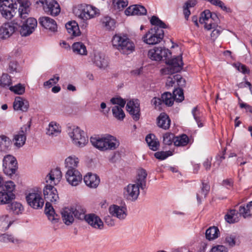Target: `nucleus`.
<instances>
[{"label": "nucleus", "mask_w": 252, "mask_h": 252, "mask_svg": "<svg viewBox=\"0 0 252 252\" xmlns=\"http://www.w3.org/2000/svg\"><path fill=\"white\" fill-rule=\"evenodd\" d=\"M19 3L18 8L19 25L17 30L20 29V33L22 36H27L31 34L37 26V21L34 18H28L30 11V2L28 0H18Z\"/></svg>", "instance_id": "f257e3e1"}, {"label": "nucleus", "mask_w": 252, "mask_h": 252, "mask_svg": "<svg viewBox=\"0 0 252 252\" xmlns=\"http://www.w3.org/2000/svg\"><path fill=\"white\" fill-rule=\"evenodd\" d=\"M150 23L155 27L151 28L143 36V40L149 45L158 44L164 37V33L163 29H166L168 26L156 16H153L151 17Z\"/></svg>", "instance_id": "f03ea898"}, {"label": "nucleus", "mask_w": 252, "mask_h": 252, "mask_svg": "<svg viewBox=\"0 0 252 252\" xmlns=\"http://www.w3.org/2000/svg\"><path fill=\"white\" fill-rule=\"evenodd\" d=\"M148 57L153 61H165V63H183L182 54L171 56L170 51L165 47H155L148 51Z\"/></svg>", "instance_id": "7ed1b4c3"}, {"label": "nucleus", "mask_w": 252, "mask_h": 252, "mask_svg": "<svg viewBox=\"0 0 252 252\" xmlns=\"http://www.w3.org/2000/svg\"><path fill=\"white\" fill-rule=\"evenodd\" d=\"M44 199L47 201L45 207V213L48 219L53 222L58 221V215L56 214L55 210L49 202H55L59 198L56 189L51 185H47L43 189Z\"/></svg>", "instance_id": "20e7f679"}, {"label": "nucleus", "mask_w": 252, "mask_h": 252, "mask_svg": "<svg viewBox=\"0 0 252 252\" xmlns=\"http://www.w3.org/2000/svg\"><path fill=\"white\" fill-rule=\"evenodd\" d=\"M90 141L94 147L101 151L115 150L120 145L116 137L109 134L102 137H91Z\"/></svg>", "instance_id": "39448f33"}, {"label": "nucleus", "mask_w": 252, "mask_h": 252, "mask_svg": "<svg viewBox=\"0 0 252 252\" xmlns=\"http://www.w3.org/2000/svg\"><path fill=\"white\" fill-rule=\"evenodd\" d=\"M111 41L113 46L124 54L128 55L134 50V43L126 35L115 34Z\"/></svg>", "instance_id": "423d86ee"}, {"label": "nucleus", "mask_w": 252, "mask_h": 252, "mask_svg": "<svg viewBox=\"0 0 252 252\" xmlns=\"http://www.w3.org/2000/svg\"><path fill=\"white\" fill-rule=\"evenodd\" d=\"M199 22L200 24H204V28L209 31L217 27L220 20L216 14L212 13L209 10H205L201 13Z\"/></svg>", "instance_id": "0eeeda50"}, {"label": "nucleus", "mask_w": 252, "mask_h": 252, "mask_svg": "<svg viewBox=\"0 0 252 252\" xmlns=\"http://www.w3.org/2000/svg\"><path fill=\"white\" fill-rule=\"evenodd\" d=\"M37 4H41L44 11L52 16L58 15L61 12V7L55 0H35Z\"/></svg>", "instance_id": "6e6552de"}, {"label": "nucleus", "mask_w": 252, "mask_h": 252, "mask_svg": "<svg viewBox=\"0 0 252 252\" xmlns=\"http://www.w3.org/2000/svg\"><path fill=\"white\" fill-rule=\"evenodd\" d=\"M78 18L83 21H87L100 14L99 10L91 5H81L77 13Z\"/></svg>", "instance_id": "1a4fd4ad"}, {"label": "nucleus", "mask_w": 252, "mask_h": 252, "mask_svg": "<svg viewBox=\"0 0 252 252\" xmlns=\"http://www.w3.org/2000/svg\"><path fill=\"white\" fill-rule=\"evenodd\" d=\"M68 134L73 144L77 147H83L88 143L85 133L78 127L73 128Z\"/></svg>", "instance_id": "9d476101"}, {"label": "nucleus", "mask_w": 252, "mask_h": 252, "mask_svg": "<svg viewBox=\"0 0 252 252\" xmlns=\"http://www.w3.org/2000/svg\"><path fill=\"white\" fill-rule=\"evenodd\" d=\"M1 3L0 5V12L3 17L6 19H11L13 16V13L15 9L17 8L19 3L18 0L15 2L13 0H0Z\"/></svg>", "instance_id": "9b49d317"}, {"label": "nucleus", "mask_w": 252, "mask_h": 252, "mask_svg": "<svg viewBox=\"0 0 252 252\" xmlns=\"http://www.w3.org/2000/svg\"><path fill=\"white\" fill-rule=\"evenodd\" d=\"M3 168L5 174L9 176L14 174L18 168L16 158L11 155L5 156L3 159Z\"/></svg>", "instance_id": "f8f14e48"}, {"label": "nucleus", "mask_w": 252, "mask_h": 252, "mask_svg": "<svg viewBox=\"0 0 252 252\" xmlns=\"http://www.w3.org/2000/svg\"><path fill=\"white\" fill-rule=\"evenodd\" d=\"M17 25H19L18 19L3 24L0 28V38L4 39L10 37L17 30Z\"/></svg>", "instance_id": "ddd939ff"}, {"label": "nucleus", "mask_w": 252, "mask_h": 252, "mask_svg": "<svg viewBox=\"0 0 252 252\" xmlns=\"http://www.w3.org/2000/svg\"><path fill=\"white\" fill-rule=\"evenodd\" d=\"M28 204L32 208L39 209L43 207L44 203L43 199L38 193H30L26 196Z\"/></svg>", "instance_id": "4468645a"}, {"label": "nucleus", "mask_w": 252, "mask_h": 252, "mask_svg": "<svg viewBox=\"0 0 252 252\" xmlns=\"http://www.w3.org/2000/svg\"><path fill=\"white\" fill-rule=\"evenodd\" d=\"M126 108L134 121H137L139 119L140 108V102L138 99H132L128 101L126 104Z\"/></svg>", "instance_id": "2eb2a0df"}, {"label": "nucleus", "mask_w": 252, "mask_h": 252, "mask_svg": "<svg viewBox=\"0 0 252 252\" xmlns=\"http://www.w3.org/2000/svg\"><path fill=\"white\" fill-rule=\"evenodd\" d=\"M140 187L137 184H129L124 189V195L128 200L135 201L140 193Z\"/></svg>", "instance_id": "dca6fc26"}, {"label": "nucleus", "mask_w": 252, "mask_h": 252, "mask_svg": "<svg viewBox=\"0 0 252 252\" xmlns=\"http://www.w3.org/2000/svg\"><path fill=\"white\" fill-rule=\"evenodd\" d=\"M31 127V122L29 124L23 126L21 128V130L17 134L14 136V140L15 145L18 147L23 146L26 140V133L30 130Z\"/></svg>", "instance_id": "f3484780"}, {"label": "nucleus", "mask_w": 252, "mask_h": 252, "mask_svg": "<svg viewBox=\"0 0 252 252\" xmlns=\"http://www.w3.org/2000/svg\"><path fill=\"white\" fill-rule=\"evenodd\" d=\"M65 178L68 183L72 186L78 185L82 180V176L78 170H67Z\"/></svg>", "instance_id": "a211bd4d"}, {"label": "nucleus", "mask_w": 252, "mask_h": 252, "mask_svg": "<svg viewBox=\"0 0 252 252\" xmlns=\"http://www.w3.org/2000/svg\"><path fill=\"white\" fill-rule=\"evenodd\" d=\"M39 25L44 29L51 32L57 31V25L56 22L53 19L47 17H41L38 19Z\"/></svg>", "instance_id": "6ab92c4d"}, {"label": "nucleus", "mask_w": 252, "mask_h": 252, "mask_svg": "<svg viewBox=\"0 0 252 252\" xmlns=\"http://www.w3.org/2000/svg\"><path fill=\"white\" fill-rule=\"evenodd\" d=\"M109 211L112 216L116 217L120 220L125 219L127 215L126 208L123 206L111 205L109 207Z\"/></svg>", "instance_id": "aec40b11"}, {"label": "nucleus", "mask_w": 252, "mask_h": 252, "mask_svg": "<svg viewBox=\"0 0 252 252\" xmlns=\"http://www.w3.org/2000/svg\"><path fill=\"white\" fill-rule=\"evenodd\" d=\"M84 220L94 228L101 229L103 228V223L102 221L94 214H88Z\"/></svg>", "instance_id": "412c9836"}, {"label": "nucleus", "mask_w": 252, "mask_h": 252, "mask_svg": "<svg viewBox=\"0 0 252 252\" xmlns=\"http://www.w3.org/2000/svg\"><path fill=\"white\" fill-rule=\"evenodd\" d=\"M125 13L126 15H144L147 13V10L143 6L136 4L130 6L126 8Z\"/></svg>", "instance_id": "4be33fe9"}, {"label": "nucleus", "mask_w": 252, "mask_h": 252, "mask_svg": "<svg viewBox=\"0 0 252 252\" xmlns=\"http://www.w3.org/2000/svg\"><path fill=\"white\" fill-rule=\"evenodd\" d=\"M85 184L90 188H96L100 183V179L98 176L91 173H88L84 177Z\"/></svg>", "instance_id": "5701e85b"}, {"label": "nucleus", "mask_w": 252, "mask_h": 252, "mask_svg": "<svg viewBox=\"0 0 252 252\" xmlns=\"http://www.w3.org/2000/svg\"><path fill=\"white\" fill-rule=\"evenodd\" d=\"M210 186L207 183L202 182L200 189L196 193V198L198 204H201L202 200L205 199L209 192Z\"/></svg>", "instance_id": "b1692460"}, {"label": "nucleus", "mask_w": 252, "mask_h": 252, "mask_svg": "<svg viewBox=\"0 0 252 252\" xmlns=\"http://www.w3.org/2000/svg\"><path fill=\"white\" fill-rule=\"evenodd\" d=\"M184 64H166V66L160 70L162 75H171L180 71Z\"/></svg>", "instance_id": "393cba45"}, {"label": "nucleus", "mask_w": 252, "mask_h": 252, "mask_svg": "<svg viewBox=\"0 0 252 252\" xmlns=\"http://www.w3.org/2000/svg\"><path fill=\"white\" fill-rule=\"evenodd\" d=\"M147 176V173L146 170L142 168L137 171L134 183L140 186L141 189H144L146 188Z\"/></svg>", "instance_id": "a878e982"}, {"label": "nucleus", "mask_w": 252, "mask_h": 252, "mask_svg": "<svg viewBox=\"0 0 252 252\" xmlns=\"http://www.w3.org/2000/svg\"><path fill=\"white\" fill-rule=\"evenodd\" d=\"M29 107V103L28 100L20 96L15 98L13 103V108L16 110H21L26 112Z\"/></svg>", "instance_id": "bb28decb"}, {"label": "nucleus", "mask_w": 252, "mask_h": 252, "mask_svg": "<svg viewBox=\"0 0 252 252\" xmlns=\"http://www.w3.org/2000/svg\"><path fill=\"white\" fill-rule=\"evenodd\" d=\"M64 222L66 225H70L74 221L73 208H64L61 212Z\"/></svg>", "instance_id": "cd10ccee"}, {"label": "nucleus", "mask_w": 252, "mask_h": 252, "mask_svg": "<svg viewBox=\"0 0 252 252\" xmlns=\"http://www.w3.org/2000/svg\"><path fill=\"white\" fill-rule=\"evenodd\" d=\"M65 28L72 38L78 36L80 34L81 32L78 24L74 21L67 22L65 24Z\"/></svg>", "instance_id": "c85d7f7f"}, {"label": "nucleus", "mask_w": 252, "mask_h": 252, "mask_svg": "<svg viewBox=\"0 0 252 252\" xmlns=\"http://www.w3.org/2000/svg\"><path fill=\"white\" fill-rule=\"evenodd\" d=\"M145 140L151 150L156 151L158 149L159 142L155 135L151 133L148 134L146 137Z\"/></svg>", "instance_id": "c756f323"}, {"label": "nucleus", "mask_w": 252, "mask_h": 252, "mask_svg": "<svg viewBox=\"0 0 252 252\" xmlns=\"http://www.w3.org/2000/svg\"><path fill=\"white\" fill-rule=\"evenodd\" d=\"M158 126L164 129H167L170 126V120L165 113H161L158 118Z\"/></svg>", "instance_id": "7c9ffc66"}, {"label": "nucleus", "mask_w": 252, "mask_h": 252, "mask_svg": "<svg viewBox=\"0 0 252 252\" xmlns=\"http://www.w3.org/2000/svg\"><path fill=\"white\" fill-rule=\"evenodd\" d=\"M101 23L102 26L106 30L113 31L116 27V22L114 19L109 16H105L101 18Z\"/></svg>", "instance_id": "2f4dec72"}, {"label": "nucleus", "mask_w": 252, "mask_h": 252, "mask_svg": "<svg viewBox=\"0 0 252 252\" xmlns=\"http://www.w3.org/2000/svg\"><path fill=\"white\" fill-rule=\"evenodd\" d=\"M79 159L75 156H71L65 160V166L67 170H77L76 168L79 164Z\"/></svg>", "instance_id": "473e14b6"}, {"label": "nucleus", "mask_w": 252, "mask_h": 252, "mask_svg": "<svg viewBox=\"0 0 252 252\" xmlns=\"http://www.w3.org/2000/svg\"><path fill=\"white\" fill-rule=\"evenodd\" d=\"M61 132V127L55 122L49 123L46 134L52 136H56Z\"/></svg>", "instance_id": "72a5a7b5"}, {"label": "nucleus", "mask_w": 252, "mask_h": 252, "mask_svg": "<svg viewBox=\"0 0 252 252\" xmlns=\"http://www.w3.org/2000/svg\"><path fill=\"white\" fill-rule=\"evenodd\" d=\"M7 210L16 215L21 214L24 210L22 205L18 202H13L7 206Z\"/></svg>", "instance_id": "f704fd0d"}, {"label": "nucleus", "mask_w": 252, "mask_h": 252, "mask_svg": "<svg viewBox=\"0 0 252 252\" xmlns=\"http://www.w3.org/2000/svg\"><path fill=\"white\" fill-rule=\"evenodd\" d=\"M189 139L188 136L183 134L178 136H175L174 145L177 147H184L188 145Z\"/></svg>", "instance_id": "c9c22d12"}, {"label": "nucleus", "mask_w": 252, "mask_h": 252, "mask_svg": "<svg viewBox=\"0 0 252 252\" xmlns=\"http://www.w3.org/2000/svg\"><path fill=\"white\" fill-rule=\"evenodd\" d=\"M14 194H10L5 191H0V204H8L12 200L15 199Z\"/></svg>", "instance_id": "e433bc0d"}, {"label": "nucleus", "mask_w": 252, "mask_h": 252, "mask_svg": "<svg viewBox=\"0 0 252 252\" xmlns=\"http://www.w3.org/2000/svg\"><path fill=\"white\" fill-rule=\"evenodd\" d=\"M73 51L78 54L86 55L87 54V50L86 46L82 42L74 43L72 46Z\"/></svg>", "instance_id": "4c0bfd02"}, {"label": "nucleus", "mask_w": 252, "mask_h": 252, "mask_svg": "<svg viewBox=\"0 0 252 252\" xmlns=\"http://www.w3.org/2000/svg\"><path fill=\"white\" fill-rule=\"evenodd\" d=\"M0 242L3 243L11 242L15 244H19L22 242V241L16 238H15L13 235L8 234H0Z\"/></svg>", "instance_id": "58836bf2"}, {"label": "nucleus", "mask_w": 252, "mask_h": 252, "mask_svg": "<svg viewBox=\"0 0 252 252\" xmlns=\"http://www.w3.org/2000/svg\"><path fill=\"white\" fill-rule=\"evenodd\" d=\"M219 233V230L217 227H210L206 231V238L209 240H214L218 237Z\"/></svg>", "instance_id": "ea45409f"}, {"label": "nucleus", "mask_w": 252, "mask_h": 252, "mask_svg": "<svg viewBox=\"0 0 252 252\" xmlns=\"http://www.w3.org/2000/svg\"><path fill=\"white\" fill-rule=\"evenodd\" d=\"M61 174V171L58 169L51 170L46 176V182H48L50 181V183H52L55 179L59 181L62 176Z\"/></svg>", "instance_id": "a19ab883"}, {"label": "nucleus", "mask_w": 252, "mask_h": 252, "mask_svg": "<svg viewBox=\"0 0 252 252\" xmlns=\"http://www.w3.org/2000/svg\"><path fill=\"white\" fill-rule=\"evenodd\" d=\"M194 119L195 120L198 127H201L203 126L202 121V114L198 110L197 107H194L191 111Z\"/></svg>", "instance_id": "79ce46f5"}, {"label": "nucleus", "mask_w": 252, "mask_h": 252, "mask_svg": "<svg viewBox=\"0 0 252 252\" xmlns=\"http://www.w3.org/2000/svg\"><path fill=\"white\" fill-rule=\"evenodd\" d=\"M162 102L165 105L171 106L173 104L174 98L172 94L169 92L164 93L161 96Z\"/></svg>", "instance_id": "37998d69"}, {"label": "nucleus", "mask_w": 252, "mask_h": 252, "mask_svg": "<svg viewBox=\"0 0 252 252\" xmlns=\"http://www.w3.org/2000/svg\"><path fill=\"white\" fill-rule=\"evenodd\" d=\"M122 108L118 106H115L112 109L113 116L119 120H123L125 117V114Z\"/></svg>", "instance_id": "c03bdc74"}, {"label": "nucleus", "mask_w": 252, "mask_h": 252, "mask_svg": "<svg viewBox=\"0 0 252 252\" xmlns=\"http://www.w3.org/2000/svg\"><path fill=\"white\" fill-rule=\"evenodd\" d=\"M86 211L80 206L75 208H73L74 216L76 219L80 220H84L87 215L85 214Z\"/></svg>", "instance_id": "a18cd8bd"}, {"label": "nucleus", "mask_w": 252, "mask_h": 252, "mask_svg": "<svg viewBox=\"0 0 252 252\" xmlns=\"http://www.w3.org/2000/svg\"><path fill=\"white\" fill-rule=\"evenodd\" d=\"M11 84L10 76L7 74H2L0 77V86L3 88H6L9 87Z\"/></svg>", "instance_id": "49530a36"}, {"label": "nucleus", "mask_w": 252, "mask_h": 252, "mask_svg": "<svg viewBox=\"0 0 252 252\" xmlns=\"http://www.w3.org/2000/svg\"><path fill=\"white\" fill-rule=\"evenodd\" d=\"M11 145V141L5 135L0 136V149L1 151L7 150Z\"/></svg>", "instance_id": "de8ad7c7"}, {"label": "nucleus", "mask_w": 252, "mask_h": 252, "mask_svg": "<svg viewBox=\"0 0 252 252\" xmlns=\"http://www.w3.org/2000/svg\"><path fill=\"white\" fill-rule=\"evenodd\" d=\"M174 100L177 102H182L184 99L183 90L181 88L175 89L173 92Z\"/></svg>", "instance_id": "09e8293b"}, {"label": "nucleus", "mask_w": 252, "mask_h": 252, "mask_svg": "<svg viewBox=\"0 0 252 252\" xmlns=\"http://www.w3.org/2000/svg\"><path fill=\"white\" fill-rule=\"evenodd\" d=\"M175 135L170 132H166L163 135V143L166 145H171L174 144Z\"/></svg>", "instance_id": "8fccbe9b"}, {"label": "nucleus", "mask_w": 252, "mask_h": 252, "mask_svg": "<svg viewBox=\"0 0 252 252\" xmlns=\"http://www.w3.org/2000/svg\"><path fill=\"white\" fill-rule=\"evenodd\" d=\"M212 4L218 6L222 10L226 12H231V10L230 8L227 7L224 3L220 0H209Z\"/></svg>", "instance_id": "3c124183"}, {"label": "nucleus", "mask_w": 252, "mask_h": 252, "mask_svg": "<svg viewBox=\"0 0 252 252\" xmlns=\"http://www.w3.org/2000/svg\"><path fill=\"white\" fill-rule=\"evenodd\" d=\"M113 4L115 8L119 10L123 9L127 6V0H113Z\"/></svg>", "instance_id": "603ef678"}, {"label": "nucleus", "mask_w": 252, "mask_h": 252, "mask_svg": "<svg viewBox=\"0 0 252 252\" xmlns=\"http://www.w3.org/2000/svg\"><path fill=\"white\" fill-rule=\"evenodd\" d=\"M9 90L15 94L20 95L23 94L25 92V87L21 84L10 87Z\"/></svg>", "instance_id": "864d4df0"}, {"label": "nucleus", "mask_w": 252, "mask_h": 252, "mask_svg": "<svg viewBox=\"0 0 252 252\" xmlns=\"http://www.w3.org/2000/svg\"><path fill=\"white\" fill-rule=\"evenodd\" d=\"M15 185L12 181L6 182L4 186L2 187V191L7 192L10 194H14L13 191L15 190Z\"/></svg>", "instance_id": "5fc2aeb1"}, {"label": "nucleus", "mask_w": 252, "mask_h": 252, "mask_svg": "<svg viewBox=\"0 0 252 252\" xmlns=\"http://www.w3.org/2000/svg\"><path fill=\"white\" fill-rule=\"evenodd\" d=\"M172 153L171 151H160L157 152L155 153V157L159 160H164L167 158L168 157L171 156Z\"/></svg>", "instance_id": "6e6d98bb"}, {"label": "nucleus", "mask_w": 252, "mask_h": 252, "mask_svg": "<svg viewBox=\"0 0 252 252\" xmlns=\"http://www.w3.org/2000/svg\"><path fill=\"white\" fill-rule=\"evenodd\" d=\"M252 209L250 207L241 206L239 209V213L240 215L242 216L244 218L250 217L251 216V211Z\"/></svg>", "instance_id": "4d7b16f0"}, {"label": "nucleus", "mask_w": 252, "mask_h": 252, "mask_svg": "<svg viewBox=\"0 0 252 252\" xmlns=\"http://www.w3.org/2000/svg\"><path fill=\"white\" fill-rule=\"evenodd\" d=\"M110 102L113 104H118V106L123 108L124 107L126 103V100L120 97H113L110 99Z\"/></svg>", "instance_id": "13d9d810"}, {"label": "nucleus", "mask_w": 252, "mask_h": 252, "mask_svg": "<svg viewBox=\"0 0 252 252\" xmlns=\"http://www.w3.org/2000/svg\"><path fill=\"white\" fill-rule=\"evenodd\" d=\"M212 30H213L211 34V36L213 40H215L222 32V29L220 26L218 25L217 27L214 28Z\"/></svg>", "instance_id": "bf43d9fd"}, {"label": "nucleus", "mask_w": 252, "mask_h": 252, "mask_svg": "<svg viewBox=\"0 0 252 252\" xmlns=\"http://www.w3.org/2000/svg\"><path fill=\"white\" fill-rule=\"evenodd\" d=\"M174 79L176 80L177 85L179 87H184L186 85V80L183 78L182 76L180 74H176L174 75Z\"/></svg>", "instance_id": "052dcab7"}, {"label": "nucleus", "mask_w": 252, "mask_h": 252, "mask_svg": "<svg viewBox=\"0 0 252 252\" xmlns=\"http://www.w3.org/2000/svg\"><path fill=\"white\" fill-rule=\"evenodd\" d=\"M237 69L243 74H249L250 71L244 64H233Z\"/></svg>", "instance_id": "680f3d73"}, {"label": "nucleus", "mask_w": 252, "mask_h": 252, "mask_svg": "<svg viewBox=\"0 0 252 252\" xmlns=\"http://www.w3.org/2000/svg\"><path fill=\"white\" fill-rule=\"evenodd\" d=\"M225 242L230 247H233L235 245V237L232 235H228L225 239Z\"/></svg>", "instance_id": "e2e57ef3"}, {"label": "nucleus", "mask_w": 252, "mask_h": 252, "mask_svg": "<svg viewBox=\"0 0 252 252\" xmlns=\"http://www.w3.org/2000/svg\"><path fill=\"white\" fill-rule=\"evenodd\" d=\"M60 77L58 76H54L53 78H51L48 81L44 83V86L51 87L54 84H56L59 80Z\"/></svg>", "instance_id": "0e129e2a"}, {"label": "nucleus", "mask_w": 252, "mask_h": 252, "mask_svg": "<svg viewBox=\"0 0 252 252\" xmlns=\"http://www.w3.org/2000/svg\"><path fill=\"white\" fill-rule=\"evenodd\" d=\"M227 249L222 245H217L213 247L210 252H227Z\"/></svg>", "instance_id": "69168bd1"}, {"label": "nucleus", "mask_w": 252, "mask_h": 252, "mask_svg": "<svg viewBox=\"0 0 252 252\" xmlns=\"http://www.w3.org/2000/svg\"><path fill=\"white\" fill-rule=\"evenodd\" d=\"M151 103L153 105H155V107H157L161 104L162 100L161 98L155 97L152 99Z\"/></svg>", "instance_id": "338daca9"}, {"label": "nucleus", "mask_w": 252, "mask_h": 252, "mask_svg": "<svg viewBox=\"0 0 252 252\" xmlns=\"http://www.w3.org/2000/svg\"><path fill=\"white\" fill-rule=\"evenodd\" d=\"M203 165L206 170H210L211 166V159L207 158L203 163Z\"/></svg>", "instance_id": "774afa93"}]
</instances>
